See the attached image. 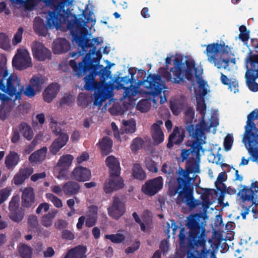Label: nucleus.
<instances>
[{"label": "nucleus", "mask_w": 258, "mask_h": 258, "mask_svg": "<svg viewBox=\"0 0 258 258\" xmlns=\"http://www.w3.org/2000/svg\"><path fill=\"white\" fill-rule=\"evenodd\" d=\"M102 41H100L98 37L92 39L91 40L87 38V36H85V40L83 41L82 42H80L78 45L81 47L83 51L86 52L89 47H92V48L94 46L95 44L98 45L101 44Z\"/></svg>", "instance_id": "obj_42"}, {"label": "nucleus", "mask_w": 258, "mask_h": 258, "mask_svg": "<svg viewBox=\"0 0 258 258\" xmlns=\"http://www.w3.org/2000/svg\"><path fill=\"white\" fill-rule=\"evenodd\" d=\"M92 102V97L88 93H80L77 97V103L79 106L85 108Z\"/></svg>", "instance_id": "obj_41"}, {"label": "nucleus", "mask_w": 258, "mask_h": 258, "mask_svg": "<svg viewBox=\"0 0 258 258\" xmlns=\"http://www.w3.org/2000/svg\"><path fill=\"white\" fill-rule=\"evenodd\" d=\"M105 238L110 240L112 243L119 244L124 241L125 236L123 234L117 233L116 234H106Z\"/></svg>", "instance_id": "obj_48"}, {"label": "nucleus", "mask_w": 258, "mask_h": 258, "mask_svg": "<svg viewBox=\"0 0 258 258\" xmlns=\"http://www.w3.org/2000/svg\"><path fill=\"white\" fill-rule=\"evenodd\" d=\"M254 192H257V190H253L250 188L244 186L243 189H241L238 195H240L242 201L253 202L255 200L254 198Z\"/></svg>", "instance_id": "obj_38"}, {"label": "nucleus", "mask_w": 258, "mask_h": 258, "mask_svg": "<svg viewBox=\"0 0 258 258\" xmlns=\"http://www.w3.org/2000/svg\"><path fill=\"white\" fill-rule=\"evenodd\" d=\"M145 165L147 169L150 172L157 173L158 168L156 162L152 159H149L146 160Z\"/></svg>", "instance_id": "obj_58"}, {"label": "nucleus", "mask_w": 258, "mask_h": 258, "mask_svg": "<svg viewBox=\"0 0 258 258\" xmlns=\"http://www.w3.org/2000/svg\"><path fill=\"white\" fill-rule=\"evenodd\" d=\"M247 69L245 77L246 81H255L258 79V54H253L251 50L245 59Z\"/></svg>", "instance_id": "obj_10"}, {"label": "nucleus", "mask_w": 258, "mask_h": 258, "mask_svg": "<svg viewBox=\"0 0 258 258\" xmlns=\"http://www.w3.org/2000/svg\"><path fill=\"white\" fill-rule=\"evenodd\" d=\"M101 57L100 51H97L96 47H93L83 57L82 61L77 63L75 59H72L70 60L69 64L73 69L74 75L80 78L86 75L90 68H92L96 64L100 65Z\"/></svg>", "instance_id": "obj_7"}, {"label": "nucleus", "mask_w": 258, "mask_h": 258, "mask_svg": "<svg viewBox=\"0 0 258 258\" xmlns=\"http://www.w3.org/2000/svg\"><path fill=\"white\" fill-rule=\"evenodd\" d=\"M7 85H6L4 82H0V90L2 91L5 93L8 94L10 97L15 96V99L20 98L21 92L19 91L17 89L15 83H18L19 84L20 82H6Z\"/></svg>", "instance_id": "obj_24"}, {"label": "nucleus", "mask_w": 258, "mask_h": 258, "mask_svg": "<svg viewBox=\"0 0 258 258\" xmlns=\"http://www.w3.org/2000/svg\"><path fill=\"white\" fill-rule=\"evenodd\" d=\"M132 174L134 178L139 180H144L147 177L145 171L139 163H135L133 165Z\"/></svg>", "instance_id": "obj_44"}, {"label": "nucleus", "mask_w": 258, "mask_h": 258, "mask_svg": "<svg viewBox=\"0 0 258 258\" xmlns=\"http://www.w3.org/2000/svg\"><path fill=\"white\" fill-rule=\"evenodd\" d=\"M233 142L232 137L230 135H227L224 140V147L225 151H228L231 149Z\"/></svg>", "instance_id": "obj_62"}, {"label": "nucleus", "mask_w": 258, "mask_h": 258, "mask_svg": "<svg viewBox=\"0 0 258 258\" xmlns=\"http://www.w3.org/2000/svg\"><path fill=\"white\" fill-rule=\"evenodd\" d=\"M28 223L32 228H36L38 225V219L36 216L31 215L28 218Z\"/></svg>", "instance_id": "obj_64"}, {"label": "nucleus", "mask_w": 258, "mask_h": 258, "mask_svg": "<svg viewBox=\"0 0 258 258\" xmlns=\"http://www.w3.org/2000/svg\"><path fill=\"white\" fill-rule=\"evenodd\" d=\"M132 106L129 102L123 101L121 102H115L109 109V112L113 115H119L123 114L125 112L128 110Z\"/></svg>", "instance_id": "obj_31"}, {"label": "nucleus", "mask_w": 258, "mask_h": 258, "mask_svg": "<svg viewBox=\"0 0 258 258\" xmlns=\"http://www.w3.org/2000/svg\"><path fill=\"white\" fill-rule=\"evenodd\" d=\"M47 148L43 147L39 150H38L33 153L29 158L31 163H37L43 161L46 155Z\"/></svg>", "instance_id": "obj_37"}, {"label": "nucleus", "mask_w": 258, "mask_h": 258, "mask_svg": "<svg viewBox=\"0 0 258 258\" xmlns=\"http://www.w3.org/2000/svg\"><path fill=\"white\" fill-rule=\"evenodd\" d=\"M19 128L24 138L28 141L32 139L34 136L33 132L28 123L24 122H21L19 126Z\"/></svg>", "instance_id": "obj_43"}, {"label": "nucleus", "mask_w": 258, "mask_h": 258, "mask_svg": "<svg viewBox=\"0 0 258 258\" xmlns=\"http://www.w3.org/2000/svg\"><path fill=\"white\" fill-rule=\"evenodd\" d=\"M86 252L85 246L79 245L70 249L64 258H86Z\"/></svg>", "instance_id": "obj_34"}, {"label": "nucleus", "mask_w": 258, "mask_h": 258, "mask_svg": "<svg viewBox=\"0 0 258 258\" xmlns=\"http://www.w3.org/2000/svg\"><path fill=\"white\" fill-rule=\"evenodd\" d=\"M151 107V101L148 99L140 100L137 104L136 108L141 112H147Z\"/></svg>", "instance_id": "obj_47"}, {"label": "nucleus", "mask_w": 258, "mask_h": 258, "mask_svg": "<svg viewBox=\"0 0 258 258\" xmlns=\"http://www.w3.org/2000/svg\"><path fill=\"white\" fill-rule=\"evenodd\" d=\"M9 100V97L5 94L0 93V100L2 102V104L0 106V119L5 120L7 117V112L4 109L3 105L5 102Z\"/></svg>", "instance_id": "obj_51"}, {"label": "nucleus", "mask_w": 258, "mask_h": 258, "mask_svg": "<svg viewBox=\"0 0 258 258\" xmlns=\"http://www.w3.org/2000/svg\"><path fill=\"white\" fill-rule=\"evenodd\" d=\"M240 34H239V38L242 42H245L249 38V31L247 29L245 25H241L239 28Z\"/></svg>", "instance_id": "obj_52"}, {"label": "nucleus", "mask_w": 258, "mask_h": 258, "mask_svg": "<svg viewBox=\"0 0 258 258\" xmlns=\"http://www.w3.org/2000/svg\"><path fill=\"white\" fill-rule=\"evenodd\" d=\"M125 202L122 198L114 196L112 205L107 208L109 216L113 219L118 220L125 213Z\"/></svg>", "instance_id": "obj_13"}, {"label": "nucleus", "mask_w": 258, "mask_h": 258, "mask_svg": "<svg viewBox=\"0 0 258 258\" xmlns=\"http://www.w3.org/2000/svg\"><path fill=\"white\" fill-rule=\"evenodd\" d=\"M81 189L80 185L77 181L69 180L62 186V190L66 196H73L78 194Z\"/></svg>", "instance_id": "obj_29"}, {"label": "nucleus", "mask_w": 258, "mask_h": 258, "mask_svg": "<svg viewBox=\"0 0 258 258\" xmlns=\"http://www.w3.org/2000/svg\"><path fill=\"white\" fill-rule=\"evenodd\" d=\"M122 124L124 127V131L126 133H133L136 130V122L134 119L129 120H123Z\"/></svg>", "instance_id": "obj_49"}, {"label": "nucleus", "mask_w": 258, "mask_h": 258, "mask_svg": "<svg viewBox=\"0 0 258 258\" xmlns=\"http://www.w3.org/2000/svg\"><path fill=\"white\" fill-rule=\"evenodd\" d=\"M75 31H72L73 41L78 45L80 42L85 40V36L88 35V30L84 26L82 21L79 19H76L74 22Z\"/></svg>", "instance_id": "obj_18"}, {"label": "nucleus", "mask_w": 258, "mask_h": 258, "mask_svg": "<svg viewBox=\"0 0 258 258\" xmlns=\"http://www.w3.org/2000/svg\"><path fill=\"white\" fill-rule=\"evenodd\" d=\"M127 71V76H122L121 73L113 81H142L143 79H146V73L144 70H137L135 68H130Z\"/></svg>", "instance_id": "obj_19"}, {"label": "nucleus", "mask_w": 258, "mask_h": 258, "mask_svg": "<svg viewBox=\"0 0 258 258\" xmlns=\"http://www.w3.org/2000/svg\"><path fill=\"white\" fill-rule=\"evenodd\" d=\"M19 253L22 258H32V249L26 244H23L19 248Z\"/></svg>", "instance_id": "obj_50"}, {"label": "nucleus", "mask_w": 258, "mask_h": 258, "mask_svg": "<svg viewBox=\"0 0 258 258\" xmlns=\"http://www.w3.org/2000/svg\"><path fill=\"white\" fill-rule=\"evenodd\" d=\"M256 119H258V109L253 110L247 115L243 140L252 138L258 135V129L253 122V120Z\"/></svg>", "instance_id": "obj_16"}, {"label": "nucleus", "mask_w": 258, "mask_h": 258, "mask_svg": "<svg viewBox=\"0 0 258 258\" xmlns=\"http://www.w3.org/2000/svg\"><path fill=\"white\" fill-rule=\"evenodd\" d=\"M20 198L18 196H13L9 203V210L10 212L20 209Z\"/></svg>", "instance_id": "obj_56"}, {"label": "nucleus", "mask_w": 258, "mask_h": 258, "mask_svg": "<svg viewBox=\"0 0 258 258\" xmlns=\"http://www.w3.org/2000/svg\"><path fill=\"white\" fill-rule=\"evenodd\" d=\"M184 137V130L183 128L180 129L178 127H175L173 129V132L169 137L167 147L170 149L174 145H180L182 142Z\"/></svg>", "instance_id": "obj_21"}, {"label": "nucleus", "mask_w": 258, "mask_h": 258, "mask_svg": "<svg viewBox=\"0 0 258 258\" xmlns=\"http://www.w3.org/2000/svg\"><path fill=\"white\" fill-rule=\"evenodd\" d=\"M105 163L109 168L110 176L118 177L120 175V163L117 158L112 155L109 156L106 158Z\"/></svg>", "instance_id": "obj_23"}, {"label": "nucleus", "mask_w": 258, "mask_h": 258, "mask_svg": "<svg viewBox=\"0 0 258 258\" xmlns=\"http://www.w3.org/2000/svg\"><path fill=\"white\" fill-rule=\"evenodd\" d=\"M248 144V151L250 155L255 160L258 159V135L256 136L243 140Z\"/></svg>", "instance_id": "obj_33"}, {"label": "nucleus", "mask_w": 258, "mask_h": 258, "mask_svg": "<svg viewBox=\"0 0 258 258\" xmlns=\"http://www.w3.org/2000/svg\"><path fill=\"white\" fill-rule=\"evenodd\" d=\"M71 177L78 182L89 181L91 178V170L82 166L76 167L71 174Z\"/></svg>", "instance_id": "obj_20"}, {"label": "nucleus", "mask_w": 258, "mask_h": 258, "mask_svg": "<svg viewBox=\"0 0 258 258\" xmlns=\"http://www.w3.org/2000/svg\"><path fill=\"white\" fill-rule=\"evenodd\" d=\"M25 215L24 210L20 208V209L10 212V219L17 223L22 221Z\"/></svg>", "instance_id": "obj_46"}, {"label": "nucleus", "mask_w": 258, "mask_h": 258, "mask_svg": "<svg viewBox=\"0 0 258 258\" xmlns=\"http://www.w3.org/2000/svg\"><path fill=\"white\" fill-rule=\"evenodd\" d=\"M12 65L16 70L22 71L32 66L29 53L26 49H18L13 57Z\"/></svg>", "instance_id": "obj_11"}, {"label": "nucleus", "mask_w": 258, "mask_h": 258, "mask_svg": "<svg viewBox=\"0 0 258 258\" xmlns=\"http://www.w3.org/2000/svg\"><path fill=\"white\" fill-rule=\"evenodd\" d=\"M51 120V122L54 123V125L51 127L52 132L56 136H58V138L54 140L49 147L50 152L54 155L67 144L69 140V136L67 134L61 132L60 127L55 121H54L52 118Z\"/></svg>", "instance_id": "obj_9"}, {"label": "nucleus", "mask_w": 258, "mask_h": 258, "mask_svg": "<svg viewBox=\"0 0 258 258\" xmlns=\"http://www.w3.org/2000/svg\"><path fill=\"white\" fill-rule=\"evenodd\" d=\"M74 101V97L70 94L67 93L61 98L59 101V106H62L64 105H70Z\"/></svg>", "instance_id": "obj_54"}, {"label": "nucleus", "mask_w": 258, "mask_h": 258, "mask_svg": "<svg viewBox=\"0 0 258 258\" xmlns=\"http://www.w3.org/2000/svg\"><path fill=\"white\" fill-rule=\"evenodd\" d=\"M222 83L228 86V89L234 93L238 91V82H222Z\"/></svg>", "instance_id": "obj_61"}, {"label": "nucleus", "mask_w": 258, "mask_h": 258, "mask_svg": "<svg viewBox=\"0 0 258 258\" xmlns=\"http://www.w3.org/2000/svg\"><path fill=\"white\" fill-rule=\"evenodd\" d=\"M46 198L52 202L54 206L56 208H61L62 206L61 200L56 196L51 193H48L46 195Z\"/></svg>", "instance_id": "obj_57"}, {"label": "nucleus", "mask_w": 258, "mask_h": 258, "mask_svg": "<svg viewBox=\"0 0 258 258\" xmlns=\"http://www.w3.org/2000/svg\"><path fill=\"white\" fill-rule=\"evenodd\" d=\"M32 51L33 57L38 61H42L51 58V51L42 43L36 42L32 47Z\"/></svg>", "instance_id": "obj_17"}, {"label": "nucleus", "mask_w": 258, "mask_h": 258, "mask_svg": "<svg viewBox=\"0 0 258 258\" xmlns=\"http://www.w3.org/2000/svg\"><path fill=\"white\" fill-rule=\"evenodd\" d=\"M70 48V44L65 38H59L54 40L52 49L54 54H61L67 52Z\"/></svg>", "instance_id": "obj_30"}, {"label": "nucleus", "mask_w": 258, "mask_h": 258, "mask_svg": "<svg viewBox=\"0 0 258 258\" xmlns=\"http://www.w3.org/2000/svg\"><path fill=\"white\" fill-rule=\"evenodd\" d=\"M33 172V169L32 167H26L21 168L19 171L14 175L13 182L15 185H19L22 184Z\"/></svg>", "instance_id": "obj_27"}, {"label": "nucleus", "mask_w": 258, "mask_h": 258, "mask_svg": "<svg viewBox=\"0 0 258 258\" xmlns=\"http://www.w3.org/2000/svg\"><path fill=\"white\" fill-rule=\"evenodd\" d=\"M60 90V85L56 82L50 84L43 93L44 100L47 103L51 102L55 98Z\"/></svg>", "instance_id": "obj_26"}, {"label": "nucleus", "mask_w": 258, "mask_h": 258, "mask_svg": "<svg viewBox=\"0 0 258 258\" xmlns=\"http://www.w3.org/2000/svg\"><path fill=\"white\" fill-rule=\"evenodd\" d=\"M117 177H111L107 182L104 185V191L106 194H110L123 187L124 183L123 179L120 177L116 179Z\"/></svg>", "instance_id": "obj_22"}, {"label": "nucleus", "mask_w": 258, "mask_h": 258, "mask_svg": "<svg viewBox=\"0 0 258 258\" xmlns=\"http://www.w3.org/2000/svg\"><path fill=\"white\" fill-rule=\"evenodd\" d=\"M10 47V39L4 33H0V48L7 49Z\"/></svg>", "instance_id": "obj_55"}, {"label": "nucleus", "mask_w": 258, "mask_h": 258, "mask_svg": "<svg viewBox=\"0 0 258 258\" xmlns=\"http://www.w3.org/2000/svg\"><path fill=\"white\" fill-rule=\"evenodd\" d=\"M144 141L141 138H136L134 139L131 145V149L133 151H136L142 148Z\"/></svg>", "instance_id": "obj_53"}, {"label": "nucleus", "mask_w": 258, "mask_h": 258, "mask_svg": "<svg viewBox=\"0 0 258 258\" xmlns=\"http://www.w3.org/2000/svg\"><path fill=\"white\" fill-rule=\"evenodd\" d=\"M20 156L15 152H10L5 158L6 167L8 170H13L18 164Z\"/></svg>", "instance_id": "obj_35"}, {"label": "nucleus", "mask_w": 258, "mask_h": 258, "mask_svg": "<svg viewBox=\"0 0 258 258\" xmlns=\"http://www.w3.org/2000/svg\"><path fill=\"white\" fill-rule=\"evenodd\" d=\"M201 216L200 214L190 215L187 218L186 223L188 232V245L191 248L195 246H205V229L203 222L200 223Z\"/></svg>", "instance_id": "obj_6"}, {"label": "nucleus", "mask_w": 258, "mask_h": 258, "mask_svg": "<svg viewBox=\"0 0 258 258\" xmlns=\"http://www.w3.org/2000/svg\"><path fill=\"white\" fill-rule=\"evenodd\" d=\"M153 130L152 133V138L155 145H158L161 143L164 140V134L159 125L154 123L152 125Z\"/></svg>", "instance_id": "obj_40"}, {"label": "nucleus", "mask_w": 258, "mask_h": 258, "mask_svg": "<svg viewBox=\"0 0 258 258\" xmlns=\"http://www.w3.org/2000/svg\"><path fill=\"white\" fill-rule=\"evenodd\" d=\"M99 144L103 154L107 155L111 152L112 147V141L108 137L105 136L103 137L99 141Z\"/></svg>", "instance_id": "obj_39"}, {"label": "nucleus", "mask_w": 258, "mask_h": 258, "mask_svg": "<svg viewBox=\"0 0 258 258\" xmlns=\"http://www.w3.org/2000/svg\"><path fill=\"white\" fill-rule=\"evenodd\" d=\"M200 172L199 166L194 158H189L186 163L185 168L179 166L176 171V178H173L169 182V194L178 195L176 203L180 205L185 203L190 209H193L201 205L200 201L194 197V185L191 173Z\"/></svg>", "instance_id": "obj_2"}, {"label": "nucleus", "mask_w": 258, "mask_h": 258, "mask_svg": "<svg viewBox=\"0 0 258 258\" xmlns=\"http://www.w3.org/2000/svg\"><path fill=\"white\" fill-rule=\"evenodd\" d=\"M197 110L203 117H204L206 111V105L204 100L201 102H197Z\"/></svg>", "instance_id": "obj_63"}, {"label": "nucleus", "mask_w": 258, "mask_h": 258, "mask_svg": "<svg viewBox=\"0 0 258 258\" xmlns=\"http://www.w3.org/2000/svg\"><path fill=\"white\" fill-rule=\"evenodd\" d=\"M199 84V95L202 97H204L208 93L206 85L207 82H196Z\"/></svg>", "instance_id": "obj_59"}, {"label": "nucleus", "mask_w": 258, "mask_h": 258, "mask_svg": "<svg viewBox=\"0 0 258 258\" xmlns=\"http://www.w3.org/2000/svg\"><path fill=\"white\" fill-rule=\"evenodd\" d=\"M205 53L208 61L214 63L218 69H226L230 62L235 64V58L230 57L231 55L234 56V55L230 52V47L224 43L223 44L218 43L208 44Z\"/></svg>", "instance_id": "obj_5"}, {"label": "nucleus", "mask_w": 258, "mask_h": 258, "mask_svg": "<svg viewBox=\"0 0 258 258\" xmlns=\"http://www.w3.org/2000/svg\"><path fill=\"white\" fill-rule=\"evenodd\" d=\"M50 29L44 23L42 19L39 17H35L33 24V29L39 36L45 37L48 34V30Z\"/></svg>", "instance_id": "obj_32"}, {"label": "nucleus", "mask_w": 258, "mask_h": 258, "mask_svg": "<svg viewBox=\"0 0 258 258\" xmlns=\"http://www.w3.org/2000/svg\"><path fill=\"white\" fill-rule=\"evenodd\" d=\"M0 81H20L14 73H10L7 66V61L0 58Z\"/></svg>", "instance_id": "obj_25"}, {"label": "nucleus", "mask_w": 258, "mask_h": 258, "mask_svg": "<svg viewBox=\"0 0 258 258\" xmlns=\"http://www.w3.org/2000/svg\"><path fill=\"white\" fill-rule=\"evenodd\" d=\"M46 6L50 7L52 11H48L47 24L49 28L58 29L60 25L69 17L70 12L65 10V6L72 4L71 0H42Z\"/></svg>", "instance_id": "obj_4"}, {"label": "nucleus", "mask_w": 258, "mask_h": 258, "mask_svg": "<svg viewBox=\"0 0 258 258\" xmlns=\"http://www.w3.org/2000/svg\"><path fill=\"white\" fill-rule=\"evenodd\" d=\"M195 118V111L191 108H188L185 112L184 119L185 123V130L188 133L189 137L197 140L194 141L191 145L192 152L199 153L202 148L200 143L198 141L204 135L203 130L207 126L205 121L203 120L199 124H195L196 120H194Z\"/></svg>", "instance_id": "obj_8"}, {"label": "nucleus", "mask_w": 258, "mask_h": 258, "mask_svg": "<svg viewBox=\"0 0 258 258\" xmlns=\"http://www.w3.org/2000/svg\"><path fill=\"white\" fill-rule=\"evenodd\" d=\"M163 179L161 176L147 180L142 187V191L146 195L153 196L162 188Z\"/></svg>", "instance_id": "obj_14"}, {"label": "nucleus", "mask_w": 258, "mask_h": 258, "mask_svg": "<svg viewBox=\"0 0 258 258\" xmlns=\"http://www.w3.org/2000/svg\"><path fill=\"white\" fill-rule=\"evenodd\" d=\"M88 73H89L83 78V81H96L95 77L97 76H99V81H106L111 75L109 69L100 64H96L92 68H90Z\"/></svg>", "instance_id": "obj_15"}, {"label": "nucleus", "mask_w": 258, "mask_h": 258, "mask_svg": "<svg viewBox=\"0 0 258 258\" xmlns=\"http://www.w3.org/2000/svg\"><path fill=\"white\" fill-rule=\"evenodd\" d=\"M182 60V57H176L173 60V67H160L156 74H149L146 79L142 81H204L201 66H196L194 60H185L184 62Z\"/></svg>", "instance_id": "obj_3"}, {"label": "nucleus", "mask_w": 258, "mask_h": 258, "mask_svg": "<svg viewBox=\"0 0 258 258\" xmlns=\"http://www.w3.org/2000/svg\"><path fill=\"white\" fill-rule=\"evenodd\" d=\"M165 82H85V90L94 91L93 105L100 107L103 103L114 96L113 91L124 89L123 97L132 100L138 92V87L146 88L144 93L153 97L160 96V103L163 104L167 101L168 91Z\"/></svg>", "instance_id": "obj_1"}, {"label": "nucleus", "mask_w": 258, "mask_h": 258, "mask_svg": "<svg viewBox=\"0 0 258 258\" xmlns=\"http://www.w3.org/2000/svg\"><path fill=\"white\" fill-rule=\"evenodd\" d=\"M74 160V157L70 154L61 156L55 167V170L58 174L56 176L58 179H67L69 168Z\"/></svg>", "instance_id": "obj_12"}, {"label": "nucleus", "mask_w": 258, "mask_h": 258, "mask_svg": "<svg viewBox=\"0 0 258 258\" xmlns=\"http://www.w3.org/2000/svg\"><path fill=\"white\" fill-rule=\"evenodd\" d=\"M35 202V195L32 187L25 188L22 194V206L29 208Z\"/></svg>", "instance_id": "obj_28"}, {"label": "nucleus", "mask_w": 258, "mask_h": 258, "mask_svg": "<svg viewBox=\"0 0 258 258\" xmlns=\"http://www.w3.org/2000/svg\"><path fill=\"white\" fill-rule=\"evenodd\" d=\"M23 33V29L22 27H20L17 32L14 35L13 43L14 45H16L19 43H20L22 41V34Z\"/></svg>", "instance_id": "obj_60"}, {"label": "nucleus", "mask_w": 258, "mask_h": 258, "mask_svg": "<svg viewBox=\"0 0 258 258\" xmlns=\"http://www.w3.org/2000/svg\"><path fill=\"white\" fill-rule=\"evenodd\" d=\"M57 213L56 210L49 211L47 214L44 215L41 219L42 225L45 227H49L52 225L53 221Z\"/></svg>", "instance_id": "obj_45"}, {"label": "nucleus", "mask_w": 258, "mask_h": 258, "mask_svg": "<svg viewBox=\"0 0 258 258\" xmlns=\"http://www.w3.org/2000/svg\"><path fill=\"white\" fill-rule=\"evenodd\" d=\"M32 85H28L26 86L23 92V94L29 98H32L36 95V91L34 87L36 88V90L38 92H40L42 89V85L44 82H30Z\"/></svg>", "instance_id": "obj_36"}]
</instances>
